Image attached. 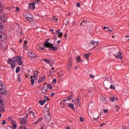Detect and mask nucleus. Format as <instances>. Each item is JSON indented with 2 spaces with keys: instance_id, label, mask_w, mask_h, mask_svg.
Here are the masks:
<instances>
[{
  "instance_id": "obj_1",
  "label": "nucleus",
  "mask_w": 129,
  "mask_h": 129,
  "mask_svg": "<svg viewBox=\"0 0 129 129\" xmlns=\"http://www.w3.org/2000/svg\"><path fill=\"white\" fill-rule=\"evenodd\" d=\"M49 41H50V38H47L43 43V46H44L45 48H49L50 51H58V47L53 46V44L50 43Z\"/></svg>"
},
{
  "instance_id": "obj_2",
  "label": "nucleus",
  "mask_w": 129,
  "mask_h": 129,
  "mask_svg": "<svg viewBox=\"0 0 129 129\" xmlns=\"http://www.w3.org/2000/svg\"><path fill=\"white\" fill-rule=\"evenodd\" d=\"M14 63H18L19 65H22L23 61L21 60V57L15 56L13 58Z\"/></svg>"
},
{
  "instance_id": "obj_3",
  "label": "nucleus",
  "mask_w": 129,
  "mask_h": 129,
  "mask_svg": "<svg viewBox=\"0 0 129 129\" xmlns=\"http://www.w3.org/2000/svg\"><path fill=\"white\" fill-rule=\"evenodd\" d=\"M4 101H3V98L2 97H0V108H1V112L3 113L6 109H5V107H4Z\"/></svg>"
},
{
  "instance_id": "obj_4",
  "label": "nucleus",
  "mask_w": 129,
  "mask_h": 129,
  "mask_svg": "<svg viewBox=\"0 0 129 129\" xmlns=\"http://www.w3.org/2000/svg\"><path fill=\"white\" fill-rule=\"evenodd\" d=\"M25 17L26 18V20L29 21V22H31V23L34 22V17L33 15L31 14L25 15Z\"/></svg>"
},
{
  "instance_id": "obj_5",
  "label": "nucleus",
  "mask_w": 129,
  "mask_h": 129,
  "mask_svg": "<svg viewBox=\"0 0 129 129\" xmlns=\"http://www.w3.org/2000/svg\"><path fill=\"white\" fill-rule=\"evenodd\" d=\"M33 76H31L30 78H34L35 80L38 79V76L39 75V72L38 71H34L33 72Z\"/></svg>"
},
{
  "instance_id": "obj_6",
  "label": "nucleus",
  "mask_w": 129,
  "mask_h": 129,
  "mask_svg": "<svg viewBox=\"0 0 129 129\" xmlns=\"http://www.w3.org/2000/svg\"><path fill=\"white\" fill-rule=\"evenodd\" d=\"M49 91V89H48V87H47L46 85H44L42 89H41V92L43 94H45V93H47Z\"/></svg>"
},
{
  "instance_id": "obj_7",
  "label": "nucleus",
  "mask_w": 129,
  "mask_h": 129,
  "mask_svg": "<svg viewBox=\"0 0 129 129\" xmlns=\"http://www.w3.org/2000/svg\"><path fill=\"white\" fill-rule=\"evenodd\" d=\"M110 81L109 80H105L104 81V85L106 87H108L109 85H110V83H112V80H111V79H110Z\"/></svg>"
},
{
  "instance_id": "obj_8",
  "label": "nucleus",
  "mask_w": 129,
  "mask_h": 129,
  "mask_svg": "<svg viewBox=\"0 0 129 129\" xmlns=\"http://www.w3.org/2000/svg\"><path fill=\"white\" fill-rule=\"evenodd\" d=\"M7 40V35L5 33H0V41H6Z\"/></svg>"
},
{
  "instance_id": "obj_9",
  "label": "nucleus",
  "mask_w": 129,
  "mask_h": 129,
  "mask_svg": "<svg viewBox=\"0 0 129 129\" xmlns=\"http://www.w3.org/2000/svg\"><path fill=\"white\" fill-rule=\"evenodd\" d=\"M114 56H115V58H116L117 59H120V60H121V59H122V56L121 55V52H120V51H119L117 53H115Z\"/></svg>"
},
{
  "instance_id": "obj_10",
  "label": "nucleus",
  "mask_w": 129,
  "mask_h": 129,
  "mask_svg": "<svg viewBox=\"0 0 129 129\" xmlns=\"http://www.w3.org/2000/svg\"><path fill=\"white\" fill-rule=\"evenodd\" d=\"M45 119L47 121H51L52 116L49 113L45 115Z\"/></svg>"
},
{
  "instance_id": "obj_11",
  "label": "nucleus",
  "mask_w": 129,
  "mask_h": 129,
  "mask_svg": "<svg viewBox=\"0 0 129 129\" xmlns=\"http://www.w3.org/2000/svg\"><path fill=\"white\" fill-rule=\"evenodd\" d=\"M6 93H7V88L6 87H4V88L0 90L1 94H6Z\"/></svg>"
},
{
  "instance_id": "obj_12",
  "label": "nucleus",
  "mask_w": 129,
  "mask_h": 129,
  "mask_svg": "<svg viewBox=\"0 0 129 129\" xmlns=\"http://www.w3.org/2000/svg\"><path fill=\"white\" fill-rule=\"evenodd\" d=\"M29 56L30 58H35L38 57L36 54L34 53V52H30L29 53Z\"/></svg>"
},
{
  "instance_id": "obj_13",
  "label": "nucleus",
  "mask_w": 129,
  "mask_h": 129,
  "mask_svg": "<svg viewBox=\"0 0 129 129\" xmlns=\"http://www.w3.org/2000/svg\"><path fill=\"white\" fill-rule=\"evenodd\" d=\"M60 30H58L56 31V34L58 35V38H62V36H63V33H62V32H60Z\"/></svg>"
},
{
  "instance_id": "obj_14",
  "label": "nucleus",
  "mask_w": 129,
  "mask_h": 129,
  "mask_svg": "<svg viewBox=\"0 0 129 129\" xmlns=\"http://www.w3.org/2000/svg\"><path fill=\"white\" fill-rule=\"evenodd\" d=\"M100 98L103 103H105V104H106V103H107V100L106 99V98H104L103 96H101Z\"/></svg>"
},
{
  "instance_id": "obj_15",
  "label": "nucleus",
  "mask_w": 129,
  "mask_h": 129,
  "mask_svg": "<svg viewBox=\"0 0 129 129\" xmlns=\"http://www.w3.org/2000/svg\"><path fill=\"white\" fill-rule=\"evenodd\" d=\"M75 103L78 105L80 103V96H77V99L75 100Z\"/></svg>"
},
{
  "instance_id": "obj_16",
  "label": "nucleus",
  "mask_w": 129,
  "mask_h": 129,
  "mask_svg": "<svg viewBox=\"0 0 129 129\" xmlns=\"http://www.w3.org/2000/svg\"><path fill=\"white\" fill-rule=\"evenodd\" d=\"M1 20V22H2L3 23H6L7 20V17H6V15L3 16Z\"/></svg>"
},
{
  "instance_id": "obj_17",
  "label": "nucleus",
  "mask_w": 129,
  "mask_h": 129,
  "mask_svg": "<svg viewBox=\"0 0 129 129\" xmlns=\"http://www.w3.org/2000/svg\"><path fill=\"white\" fill-rule=\"evenodd\" d=\"M11 123H12L13 129L17 128V122L16 121L12 120Z\"/></svg>"
},
{
  "instance_id": "obj_18",
  "label": "nucleus",
  "mask_w": 129,
  "mask_h": 129,
  "mask_svg": "<svg viewBox=\"0 0 129 129\" xmlns=\"http://www.w3.org/2000/svg\"><path fill=\"white\" fill-rule=\"evenodd\" d=\"M42 120H43V117H40L36 122H34L33 124H35V125L38 124L40 123V122H41V121H42Z\"/></svg>"
},
{
  "instance_id": "obj_19",
  "label": "nucleus",
  "mask_w": 129,
  "mask_h": 129,
  "mask_svg": "<svg viewBox=\"0 0 129 129\" xmlns=\"http://www.w3.org/2000/svg\"><path fill=\"white\" fill-rule=\"evenodd\" d=\"M45 79H46V77L45 76H43L42 77H41V78H40L38 81V83L40 84L41 83V82H43V81H44V80H45Z\"/></svg>"
},
{
  "instance_id": "obj_20",
  "label": "nucleus",
  "mask_w": 129,
  "mask_h": 129,
  "mask_svg": "<svg viewBox=\"0 0 129 129\" xmlns=\"http://www.w3.org/2000/svg\"><path fill=\"white\" fill-rule=\"evenodd\" d=\"M67 68L68 71L71 70V68H72V62H69L67 65Z\"/></svg>"
},
{
  "instance_id": "obj_21",
  "label": "nucleus",
  "mask_w": 129,
  "mask_h": 129,
  "mask_svg": "<svg viewBox=\"0 0 129 129\" xmlns=\"http://www.w3.org/2000/svg\"><path fill=\"white\" fill-rule=\"evenodd\" d=\"M68 106H69V107H70V108H72L73 110H75V108H74V105L73 104V103H69Z\"/></svg>"
},
{
  "instance_id": "obj_22",
  "label": "nucleus",
  "mask_w": 129,
  "mask_h": 129,
  "mask_svg": "<svg viewBox=\"0 0 129 129\" xmlns=\"http://www.w3.org/2000/svg\"><path fill=\"white\" fill-rule=\"evenodd\" d=\"M90 54H91V53L89 52L88 53L84 54V58H86L88 60H89V56H90Z\"/></svg>"
},
{
  "instance_id": "obj_23",
  "label": "nucleus",
  "mask_w": 129,
  "mask_h": 129,
  "mask_svg": "<svg viewBox=\"0 0 129 129\" xmlns=\"http://www.w3.org/2000/svg\"><path fill=\"white\" fill-rule=\"evenodd\" d=\"M8 63L10 65H13V64L15 63V61H14V59L13 60L12 58H9L8 60Z\"/></svg>"
},
{
  "instance_id": "obj_24",
  "label": "nucleus",
  "mask_w": 129,
  "mask_h": 129,
  "mask_svg": "<svg viewBox=\"0 0 129 129\" xmlns=\"http://www.w3.org/2000/svg\"><path fill=\"white\" fill-rule=\"evenodd\" d=\"M39 104H40V105H44V104H45V103H46V99H45L43 100H40L39 101Z\"/></svg>"
},
{
  "instance_id": "obj_25",
  "label": "nucleus",
  "mask_w": 129,
  "mask_h": 129,
  "mask_svg": "<svg viewBox=\"0 0 129 129\" xmlns=\"http://www.w3.org/2000/svg\"><path fill=\"white\" fill-rule=\"evenodd\" d=\"M26 122L27 121L26 120V119H22L20 121V124H22V125H25V124H26Z\"/></svg>"
},
{
  "instance_id": "obj_26",
  "label": "nucleus",
  "mask_w": 129,
  "mask_h": 129,
  "mask_svg": "<svg viewBox=\"0 0 129 129\" xmlns=\"http://www.w3.org/2000/svg\"><path fill=\"white\" fill-rule=\"evenodd\" d=\"M71 99H73V94H72L68 97V98H67V100H71Z\"/></svg>"
},
{
  "instance_id": "obj_27",
  "label": "nucleus",
  "mask_w": 129,
  "mask_h": 129,
  "mask_svg": "<svg viewBox=\"0 0 129 129\" xmlns=\"http://www.w3.org/2000/svg\"><path fill=\"white\" fill-rule=\"evenodd\" d=\"M6 87V86H5V85H4V83H3V82H0V90L1 89H3V88Z\"/></svg>"
},
{
  "instance_id": "obj_28",
  "label": "nucleus",
  "mask_w": 129,
  "mask_h": 129,
  "mask_svg": "<svg viewBox=\"0 0 129 129\" xmlns=\"http://www.w3.org/2000/svg\"><path fill=\"white\" fill-rule=\"evenodd\" d=\"M29 5L30 7H32V9L33 10H35V4H34V3H29Z\"/></svg>"
},
{
  "instance_id": "obj_29",
  "label": "nucleus",
  "mask_w": 129,
  "mask_h": 129,
  "mask_svg": "<svg viewBox=\"0 0 129 129\" xmlns=\"http://www.w3.org/2000/svg\"><path fill=\"white\" fill-rule=\"evenodd\" d=\"M29 113H30L31 114V115H32V116H33V117H35V113H34V112H33V111H32V110L29 111Z\"/></svg>"
},
{
  "instance_id": "obj_30",
  "label": "nucleus",
  "mask_w": 129,
  "mask_h": 129,
  "mask_svg": "<svg viewBox=\"0 0 129 129\" xmlns=\"http://www.w3.org/2000/svg\"><path fill=\"white\" fill-rule=\"evenodd\" d=\"M20 70H21V68L20 67H17L16 70V73H19V72H20Z\"/></svg>"
},
{
  "instance_id": "obj_31",
  "label": "nucleus",
  "mask_w": 129,
  "mask_h": 129,
  "mask_svg": "<svg viewBox=\"0 0 129 129\" xmlns=\"http://www.w3.org/2000/svg\"><path fill=\"white\" fill-rule=\"evenodd\" d=\"M76 60H77V61H78V62H79V63H80L81 62V58H80V56H79V55L78 56Z\"/></svg>"
},
{
  "instance_id": "obj_32",
  "label": "nucleus",
  "mask_w": 129,
  "mask_h": 129,
  "mask_svg": "<svg viewBox=\"0 0 129 129\" xmlns=\"http://www.w3.org/2000/svg\"><path fill=\"white\" fill-rule=\"evenodd\" d=\"M46 87H48V89H52L53 87H52V86H51V84H48L47 85V86H46Z\"/></svg>"
},
{
  "instance_id": "obj_33",
  "label": "nucleus",
  "mask_w": 129,
  "mask_h": 129,
  "mask_svg": "<svg viewBox=\"0 0 129 129\" xmlns=\"http://www.w3.org/2000/svg\"><path fill=\"white\" fill-rule=\"evenodd\" d=\"M51 21H58V18L56 19V17L55 16H53V17L51 19Z\"/></svg>"
},
{
  "instance_id": "obj_34",
  "label": "nucleus",
  "mask_w": 129,
  "mask_h": 129,
  "mask_svg": "<svg viewBox=\"0 0 129 129\" xmlns=\"http://www.w3.org/2000/svg\"><path fill=\"white\" fill-rule=\"evenodd\" d=\"M3 28H4V25L2 23H0V32L3 31Z\"/></svg>"
},
{
  "instance_id": "obj_35",
  "label": "nucleus",
  "mask_w": 129,
  "mask_h": 129,
  "mask_svg": "<svg viewBox=\"0 0 129 129\" xmlns=\"http://www.w3.org/2000/svg\"><path fill=\"white\" fill-rule=\"evenodd\" d=\"M31 80V85H34V84L35 83V80H34V79L33 78H30Z\"/></svg>"
},
{
  "instance_id": "obj_36",
  "label": "nucleus",
  "mask_w": 129,
  "mask_h": 129,
  "mask_svg": "<svg viewBox=\"0 0 129 129\" xmlns=\"http://www.w3.org/2000/svg\"><path fill=\"white\" fill-rule=\"evenodd\" d=\"M96 43V41H94V40H91V42L90 44L91 45H95Z\"/></svg>"
},
{
  "instance_id": "obj_37",
  "label": "nucleus",
  "mask_w": 129,
  "mask_h": 129,
  "mask_svg": "<svg viewBox=\"0 0 129 129\" xmlns=\"http://www.w3.org/2000/svg\"><path fill=\"white\" fill-rule=\"evenodd\" d=\"M43 61H44V62H46V63H47V64H49V62H50V60L47 59H44Z\"/></svg>"
},
{
  "instance_id": "obj_38",
  "label": "nucleus",
  "mask_w": 129,
  "mask_h": 129,
  "mask_svg": "<svg viewBox=\"0 0 129 129\" xmlns=\"http://www.w3.org/2000/svg\"><path fill=\"white\" fill-rule=\"evenodd\" d=\"M114 100H115V97H112V98H111L110 101H111V102H113V101H114Z\"/></svg>"
},
{
  "instance_id": "obj_39",
  "label": "nucleus",
  "mask_w": 129,
  "mask_h": 129,
  "mask_svg": "<svg viewBox=\"0 0 129 129\" xmlns=\"http://www.w3.org/2000/svg\"><path fill=\"white\" fill-rule=\"evenodd\" d=\"M3 8L2 7V3L0 2V14L3 12Z\"/></svg>"
},
{
  "instance_id": "obj_40",
  "label": "nucleus",
  "mask_w": 129,
  "mask_h": 129,
  "mask_svg": "<svg viewBox=\"0 0 129 129\" xmlns=\"http://www.w3.org/2000/svg\"><path fill=\"white\" fill-rule=\"evenodd\" d=\"M110 89H113L114 90L115 89V87L114 86L111 85L110 87Z\"/></svg>"
},
{
  "instance_id": "obj_41",
  "label": "nucleus",
  "mask_w": 129,
  "mask_h": 129,
  "mask_svg": "<svg viewBox=\"0 0 129 129\" xmlns=\"http://www.w3.org/2000/svg\"><path fill=\"white\" fill-rule=\"evenodd\" d=\"M6 123H7V122L6 121V120H4L2 122L1 124H2V125H5V124H6Z\"/></svg>"
},
{
  "instance_id": "obj_42",
  "label": "nucleus",
  "mask_w": 129,
  "mask_h": 129,
  "mask_svg": "<svg viewBox=\"0 0 129 129\" xmlns=\"http://www.w3.org/2000/svg\"><path fill=\"white\" fill-rule=\"evenodd\" d=\"M80 120H81V121L82 122H83V121H84V118L83 117H81L80 118Z\"/></svg>"
},
{
  "instance_id": "obj_43",
  "label": "nucleus",
  "mask_w": 129,
  "mask_h": 129,
  "mask_svg": "<svg viewBox=\"0 0 129 129\" xmlns=\"http://www.w3.org/2000/svg\"><path fill=\"white\" fill-rule=\"evenodd\" d=\"M15 9H16V11L18 12V13H19V12H20V8H19V7H16Z\"/></svg>"
},
{
  "instance_id": "obj_44",
  "label": "nucleus",
  "mask_w": 129,
  "mask_h": 129,
  "mask_svg": "<svg viewBox=\"0 0 129 129\" xmlns=\"http://www.w3.org/2000/svg\"><path fill=\"white\" fill-rule=\"evenodd\" d=\"M44 97L45 98V100H47V101H48V100L50 99L47 96H44Z\"/></svg>"
},
{
  "instance_id": "obj_45",
  "label": "nucleus",
  "mask_w": 129,
  "mask_h": 129,
  "mask_svg": "<svg viewBox=\"0 0 129 129\" xmlns=\"http://www.w3.org/2000/svg\"><path fill=\"white\" fill-rule=\"evenodd\" d=\"M54 71H55V70H54V67L51 68V70H50V72H51V73H53L54 72Z\"/></svg>"
},
{
  "instance_id": "obj_46",
  "label": "nucleus",
  "mask_w": 129,
  "mask_h": 129,
  "mask_svg": "<svg viewBox=\"0 0 129 129\" xmlns=\"http://www.w3.org/2000/svg\"><path fill=\"white\" fill-rule=\"evenodd\" d=\"M106 29H107V30H109L110 28L109 27L104 26L103 30H105Z\"/></svg>"
},
{
  "instance_id": "obj_47",
  "label": "nucleus",
  "mask_w": 129,
  "mask_h": 129,
  "mask_svg": "<svg viewBox=\"0 0 129 129\" xmlns=\"http://www.w3.org/2000/svg\"><path fill=\"white\" fill-rule=\"evenodd\" d=\"M56 82H57V80H56V79H54L53 80L52 83L56 84Z\"/></svg>"
},
{
  "instance_id": "obj_48",
  "label": "nucleus",
  "mask_w": 129,
  "mask_h": 129,
  "mask_svg": "<svg viewBox=\"0 0 129 129\" xmlns=\"http://www.w3.org/2000/svg\"><path fill=\"white\" fill-rule=\"evenodd\" d=\"M24 44H25V46H26V45H27V44H28V41L25 40V41H24Z\"/></svg>"
},
{
  "instance_id": "obj_49",
  "label": "nucleus",
  "mask_w": 129,
  "mask_h": 129,
  "mask_svg": "<svg viewBox=\"0 0 129 129\" xmlns=\"http://www.w3.org/2000/svg\"><path fill=\"white\" fill-rule=\"evenodd\" d=\"M119 108V107H118V106H117V105H116V111H118V109Z\"/></svg>"
},
{
  "instance_id": "obj_50",
  "label": "nucleus",
  "mask_w": 129,
  "mask_h": 129,
  "mask_svg": "<svg viewBox=\"0 0 129 129\" xmlns=\"http://www.w3.org/2000/svg\"><path fill=\"white\" fill-rule=\"evenodd\" d=\"M45 109H46V112H48V113L49 112H50V110H49V108H46Z\"/></svg>"
},
{
  "instance_id": "obj_51",
  "label": "nucleus",
  "mask_w": 129,
  "mask_h": 129,
  "mask_svg": "<svg viewBox=\"0 0 129 129\" xmlns=\"http://www.w3.org/2000/svg\"><path fill=\"white\" fill-rule=\"evenodd\" d=\"M76 6L78 8H80V3H77Z\"/></svg>"
},
{
  "instance_id": "obj_52",
  "label": "nucleus",
  "mask_w": 129,
  "mask_h": 129,
  "mask_svg": "<svg viewBox=\"0 0 129 129\" xmlns=\"http://www.w3.org/2000/svg\"><path fill=\"white\" fill-rule=\"evenodd\" d=\"M69 63H72V58H69Z\"/></svg>"
},
{
  "instance_id": "obj_53",
  "label": "nucleus",
  "mask_w": 129,
  "mask_h": 129,
  "mask_svg": "<svg viewBox=\"0 0 129 129\" xmlns=\"http://www.w3.org/2000/svg\"><path fill=\"white\" fill-rule=\"evenodd\" d=\"M108 111V110H107V109H104V112L105 113H107Z\"/></svg>"
},
{
  "instance_id": "obj_54",
  "label": "nucleus",
  "mask_w": 129,
  "mask_h": 129,
  "mask_svg": "<svg viewBox=\"0 0 129 129\" xmlns=\"http://www.w3.org/2000/svg\"><path fill=\"white\" fill-rule=\"evenodd\" d=\"M54 95H55V93H52L50 95V96H51V97H53Z\"/></svg>"
},
{
  "instance_id": "obj_55",
  "label": "nucleus",
  "mask_w": 129,
  "mask_h": 129,
  "mask_svg": "<svg viewBox=\"0 0 129 129\" xmlns=\"http://www.w3.org/2000/svg\"><path fill=\"white\" fill-rule=\"evenodd\" d=\"M18 82H21V79H20V75H19V77L18 78Z\"/></svg>"
},
{
  "instance_id": "obj_56",
  "label": "nucleus",
  "mask_w": 129,
  "mask_h": 129,
  "mask_svg": "<svg viewBox=\"0 0 129 129\" xmlns=\"http://www.w3.org/2000/svg\"><path fill=\"white\" fill-rule=\"evenodd\" d=\"M20 129H27V128L25 126L23 127V126H20Z\"/></svg>"
},
{
  "instance_id": "obj_57",
  "label": "nucleus",
  "mask_w": 129,
  "mask_h": 129,
  "mask_svg": "<svg viewBox=\"0 0 129 129\" xmlns=\"http://www.w3.org/2000/svg\"><path fill=\"white\" fill-rule=\"evenodd\" d=\"M90 78H93V77H94V76H93L92 74H90Z\"/></svg>"
},
{
  "instance_id": "obj_58",
  "label": "nucleus",
  "mask_w": 129,
  "mask_h": 129,
  "mask_svg": "<svg viewBox=\"0 0 129 129\" xmlns=\"http://www.w3.org/2000/svg\"><path fill=\"white\" fill-rule=\"evenodd\" d=\"M50 31L51 33H52L53 34L55 33L54 32V30H53V29H50Z\"/></svg>"
},
{
  "instance_id": "obj_59",
  "label": "nucleus",
  "mask_w": 129,
  "mask_h": 129,
  "mask_svg": "<svg viewBox=\"0 0 129 129\" xmlns=\"http://www.w3.org/2000/svg\"><path fill=\"white\" fill-rule=\"evenodd\" d=\"M83 23H84L85 24H87V20H83Z\"/></svg>"
},
{
  "instance_id": "obj_60",
  "label": "nucleus",
  "mask_w": 129,
  "mask_h": 129,
  "mask_svg": "<svg viewBox=\"0 0 129 129\" xmlns=\"http://www.w3.org/2000/svg\"><path fill=\"white\" fill-rule=\"evenodd\" d=\"M105 124H106V123H105L101 124L100 125V127H101V126H102L103 125H105Z\"/></svg>"
},
{
  "instance_id": "obj_61",
  "label": "nucleus",
  "mask_w": 129,
  "mask_h": 129,
  "mask_svg": "<svg viewBox=\"0 0 129 129\" xmlns=\"http://www.w3.org/2000/svg\"><path fill=\"white\" fill-rule=\"evenodd\" d=\"M107 32H113V30H112V29H110V30H109L107 31Z\"/></svg>"
},
{
  "instance_id": "obj_62",
  "label": "nucleus",
  "mask_w": 129,
  "mask_h": 129,
  "mask_svg": "<svg viewBox=\"0 0 129 129\" xmlns=\"http://www.w3.org/2000/svg\"><path fill=\"white\" fill-rule=\"evenodd\" d=\"M19 42L20 43H22L23 42V39H22V38H20Z\"/></svg>"
},
{
  "instance_id": "obj_63",
  "label": "nucleus",
  "mask_w": 129,
  "mask_h": 129,
  "mask_svg": "<svg viewBox=\"0 0 129 129\" xmlns=\"http://www.w3.org/2000/svg\"><path fill=\"white\" fill-rule=\"evenodd\" d=\"M8 119L10 120H11L12 121V117H9Z\"/></svg>"
},
{
  "instance_id": "obj_64",
  "label": "nucleus",
  "mask_w": 129,
  "mask_h": 129,
  "mask_svg": "<svg viewBox=\"0 0 129 129\" xmlns=\"http://www.w3.org/2000/svg\"><path fill=\"white\" fill-rule=\"evenodd\" d=\"M66 128H67V129H70V127H69V126H67Z\"/></svg>"
}]
</instances>
